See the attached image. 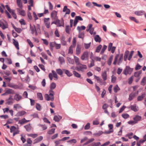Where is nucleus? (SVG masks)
Segmentation results:
<instances>
[{
    "label": "nucleus",
    "instance_id": "obj_1",
    "mask_svg": "<svg viewBox=\"0 0 146 146\" xmlns=\"http://www.w3.org/2000/svg\"><path fill=\"white\" fill-rule=\"evenodd\" d=\"M53 23L56 25L57 27H64V20L62 18H61L60 20L57 19L53 21L52 23V24Z\"/></svg>",
    "mask_w": 146,
    "mask_h": 146
},
{
    "label": "nucleus",
    "instance_id": "obj_2",
    "mask_svg": "<svg viewBox=\"0 0 146 146\" xmlns=\"http://www.w3.org/2000/svg\"><path fill=\"white\" fill-rule=\"evenodd\" d=\"M50 49L52 50L54 47L56 49H60L61 47V45L60 44L57 43L55 42H53L50 43Z\"/></svg>",
    "mask_w": 146,
    "mask_h": 146
},
{
    "label": "nucleus",
    "instance_id": "obj_3",
    "mask_svg": "<svg viewBox=\"0 0 146 146\" xmlns=\"http://www.w3.org/2000/svg\"><path fill=\"white\" fill-rule=\"evenodd\" d=\"M0 27L3 30L8 28V25L7 22L3 19L0 20Z\"/></svg>",
    "mask_w": 146,
    "mask_h": 146
},
{
    "label": "nucleus",
    "instance_id": "obj_4",
    "mask_svg": "<svg viewBox=\"0 0 146 146\" xmlns=\"http://www.w3.org/2000/svg\"><path fill=\"white\" fill-rule=\"evenodd\" d=\"M78 67H76V69L78 71H81L83 72L84 70L87 69V66L85 65L82 64L80 63Z\"/></svg>",
    "mask_w": 146,
    "mask_h": 146
},
{
    "label": "nucleus",
    "instance_id": "obj_5",
    "mask_svg": "<svg viewBox=\"0 0 146 146\" xmlns=\"http://www.w3.org/2000/svg\"><path fill=\"white\" fill-rule=\"evenodd\" d=\"M89 53V52L88 51L84 52L81 56V59L83 60H88Z\"/></svg>",
    "mask_w": 146,
    "mask_h": 146
},
{
    "label": "nucleus",
    "instance_id": "obj_6",
    "mask_svg": "<svg viewBox=\"0 0 146 146\" xmlns=\"http://www.w3.org/2000/svg\"><path fill=\"white\" fill-rule=\"evenodd\" d=\"M133 69L130 68L129 66H126L123 71V73L125 75L130 74L132 72Z\"/></svg>",
    "mask_w": 146,
    "mask_h": 146
},
{
    "label": "nucleus",
    "instance_id": "obj_7",
    "mask_svg": "<svg viewBox=\"0 0 146 146\" xmlns=\"http://www.w3.org/2000/svg\"><path fill=\"white\" fill-rule=\"evenodd\" d=\"M6 104L8 105H11L12 104L13 102V99L12 98L11 96H10L9 98H8L6 99L5 100Z\"/></svg>",
    "mask_w": 146,
    "mask_h": 146
},
{
    "label": "nucleus",
    "instance_id": "obj_8",
    "mask_svg": "<svg viewBox=\"0 0 146 146\" xmlns=\"http://www.w3.org/2000/svg\"><path fill=\"white\" fill-rule=\"evenodd\" d=\"M30 30L31 31V34H33L35 33L36 35H37V33L35 26V25L32 26L30 25Z\"/></svg>",
    "mask_w": 146,
    "mask_h": 146
},
{
    "label": "nucleus",
    "instance_id": "obj_9",
    "mask_svg": "<svg viewBox=\"0 0 146 146\" xmlns=\"http://www.w3.org/2000/svg\"><path fill=\"white\" fill-rule=\"evenodd\" d=\"M15 94L14 91L12 90L9 89L6 91L5 93L2 94V96H7L9 94Z\"/></svg>",
    "mask_w": 146,
    "mask_h": 146
},
{
    "label": "nucleus",
    "instance_id": "obj_10",
    "mask_svg": "<svg viewBox=\"0 0 146 146\" xmlns=\"http://www.w3.org/2000/svg\"><path fill=\"white\" fill-rule=\"evenodd\" d=\"M17 11L18 12L20 15L23 16H25L26 13L25 11L23 10L22 8H17Z\"/></svg>",
    "mask_w": 146,
    "mask_h": 146
},
{
    "label": "nucleus",
    "instance_id": "obj_11",
    "mask_svg": "<svg viewBox=\"0 0 146 146\" xmlns=\"http://www.w3.org/2000/svg\"><path fill=\"white\" fill-rule=\"evenodd\" d=\"M57 12L56 11H53L51 13V17L54 19L56 20L58 19L57 17Z\"/></svg>",
    "mask_w": 146,
    "mask_h": 146
},
{
    "label": "nucleus",
    "instance_id": "obj_12",
    "mask_svg": "<svg viewBox=\"0 0 146 146\" xmlns=\"http://www.w3.org/2000/svg\"><path fill=\"white\" fill-rule=\"evenodd\" d=\"M26 114V112L24 111H20L17 113L15 116L17 117H21L25 115Z\"/></svg>",
    "mask_w": 146,
    "mask_h": 146
},
{
    "label": "nucleus",
    "instance_id": "obj_13",
    "mask_svg": "<svg viewBox=\"0 0 146 146\" xmlns=\"http://www.w3.org/2000/svg\"><path fill=\"white\" fill-rule=\"evenodd\" d=\"M141 72L142 71L140 70L137 72H135L134 73V76L136 78H138V80L136 81L137 82H138V80H139L140 78L139 77V76L140 75L141 73Z\"/></svg>",
    "mask_w": 146,
    "mask_h": 146
},
{
    "label": "nucleus",
    "instance_id": "obj_14",
    "mask_svg": "<svg viewBox=\"0 0 146 146\" xmlns=\"http://www.w3.org/2000/svg\"><path fill=\"white\" fill-rule=\"evenodd\" d=\"M102 79L104 81H106L107 79V75L106 71L102 72L101 75Z\"/></svg>",
    "mask_w": 146,
    "mask_h": 146
},
{
    "label": "nucleus",
    "instance_id": "obj_15",
    "mask_svg": "<svg viewBox=\"0 0 146 146\" xmlns=\"http://www.w3.org/2000/svg\"><path fill=\"white\" fill-rule=\"evenodd\" d=\"M145 13V11H135L134 13L136 15L140 16L144 15Z\"/></svg>",
    "mask_w": 146,
    "mask_h": 146
},
{
    "label": "nucleus",
    "instance_id": "obj_16",
    "mask_svg": "<svg viewBox=\"0 0 146 146\" xmlns=\"http://www.w3.org/2000/svg\"><path fill=\"white\" fill-rule=\"evenodd\" d=\"M14 99L17 101H19L21 100L22 97L19 94H16L14 96Z\"/></svg>",
    "mask_w": 146,
    "mask_h": 146
},
{
    "label": "nucleus",
    "instance_id": "obj_17",
    "mask_svg": "<svg viewBox=\"0 0 146 146\" xmlns=\"http://www.w3.org/2000/svg\"><path fill=\"white\" fill-rule=\"evenodd\" d=\"M44 97L46 100L47 101L50 100L52 101L54 99V97H51L47 94H45Z\"/></svg>",
    "mask_w": 146,
    "mask_h": 146
},
{
    "label": "nucleus",
    "instance_id": "obj_18",
    "mask_svg": "<svg viewBox=\"0 0 146 146\" xmlns=\"http://www.w3.org/2000/svg\"><path fill=\"white\" fill-rule=\"evenodd\" d=\"M141 119V117L137 115H136L133 118V120L136 123H137L138 121H140Z\"/></svg>",
    "mask_w": 146,
    "mask_h": 146
},
{
    "label": "nucleus",
    "instance_id": "obj_19",
    "mask_svg": "<svg viewBox=\"0 0 146 146\" xmlns=\"http://www.w3.org/2000/svg\"><path fill=\"white\" fill-rule=\"evenodd\" d=\"M63 12H66L65 14H69L70 12V10L67 8V7L66 6H65L63 10Z\"/></svg>",
    "mask_w": 146,
    "mask_h": 146
},
{
    "label": "nucleus",
    "instance_id": "obj_20",
    "mask_svg": "<svg viewBox=\"0 0 146 146\" xmlns=\"http://www.w3.org/2000/svg\"><path fill=\"white\" fill-rule=\"evenodd\" d=\"M81 48L80 46L78 45L77 46L76 49V54L77 55H78L80 53Z\"/></svg>",
    "mask_w": 146,
    "mask_h": 146
},
{
    "label": "nucleus",
    "instance_id": "obj_21",
    "mask_svg": "<svg viewBox=\"0 0 146 146\" xmlns=\"http://www.w3.org/2000/svg\"><path fill=\"white\" fill-rule=\"evenodd\" d=\"M62 117L60 115H55L54 118V120L55 121L58 122L62 119Z\"/></svg>",
    "mask_w": 146,
    "mask_h": 146
},
{
    "label": "nucleus",
    "instance_id": "obj_22",
    "mask_svg": "<svg viewBox=\"0 0 146 146\" xmlns=\"http://www.w3.org/2000/svg\"><path fill=\"white\" fill-rule=\"evenodd\" d=\"M43 137L42 136H40L37 137V138L35 139L34 141V143H37L40 141H41L43 139Z\"/></svg>",
    "mask_w": 146,
    "mask_h": 146
},
{
    "label": "nucleus",
    "instance_id": "obj_23",
    "mask_svg": "<svg viewBox=\"0 0 146 146\" xmlns=\"http://www.w3.org/2000/svg\"><path fill=\"white\" fill-rule=\"evenodd\" d=\"M74 59L75 63L77 65H78L80 64V59L78 57L76 56H74Z\"/></svg>",
    "mask_w": 146,
    "mask_h": 146
},
{
    "label": "nucleus",
    "instance_id": "obj_24",
    "mask_svg": "<svg viewBox=\"0 0 146 146\" xmlns=\"http://www.w3.org/2000/svg\"><path fill=\"white\" fill-rule=\"evenodd\" d=\"M123 54H121L120 55L119 57L117 62V64L119 65L122 62L123 60Z\"/></svg>",
    "mask_w": 146,
    "mask_h": 146
},
{
    "label": "nucleus",
    "instance_id": "obj_25",
    "mask_svg": "<svg viewBox=\"0 0 146 146\" xmlns=\"http://www.w3.org/2000/svg\"><path fill=\"white\" fill-rule=\"evenodd\" d=\"M13 40L14 45L18 50H19V44L18 42L17 41H16L14 39H13Z\"/></svg>",
    "mask_w": 146,
    "mask_h": 146
},
{
    "label": "nucleus",
    "instance_id": "obj_26",
    "mask_svg": "<svg viewBox=\"0 0 146 146\" xmlns=\"http://www.w3.org/2000/svg\"><path fill=\"white\" fill-rule=\"evenodd\" d=\"M94 40L96 42H100L101 40V38L99 35H97L94 36Z\"/></svg>",
    "mask_w": 146,
    "mask_h": 146
},
{
    "label": "nucleus",
    "instance_id": "obj_27",
    "mask_svg": "<svg viewBox=\"0 0 146 146\" xmlns=\"http://www.w3.org/2000/svg\"><path fill=\"white\" fill-rule=\"evenodd\" d=\"M131 109L134 111H137L139 110V108L136 105L131 106L130 107Z\"/></svg>",
    "mask_w": 146,
    "mask_h": 146
},
{
    "label": "nucleus",
    "instance_id": "obj_28",
    "mask_svg": "<svg viewBox=\"0 0 146 146\" xmlns=\"http://www.w3.org/2000/svg\"><path fill=\"white\" fill-rule=\"evenodd\" d=\"M145 93H143L141 95L138 96L137 98V101H141L143 100V98L145 97Z\"/></svg>",
    "mask_w": 146,
    "mask_h": 146
},
{
    "label": "nucleus",
    "instance_id": "obj_29",
    "mask_svg": "<svg viewBox=\"0 0 146 146\" xmlns=\"http://www.w3.org/2000/svg\"><path fill=\"white\" fill-rule=\"evenodd\" d=\"M135 94L134 93H131L129 94V97L128 100L129 101H130L132 100L135 97Z\"/></svg>",
    "mask_w": 146,
    "mask_h": 146
},
{
    "label": "nucleus",
    "instance_id": "obj_30",
    "mask_svg": "<svg viewBox=\"0 0 146 146\" xmlns=\"http://www.w3.org/2000/svg\"><path fill=\"white\" fill-rule=\"evenodd\" d=\"M63 70L68 76L70 77L72 75V73L70 72L68 70L63 69Z\"/></svg>",
    "mask_w": 146,
    "mask_h": 146
},
{
    "label": "nucleus",
    "instance_id": "obj_31",
    "mask_svg": "<svg viewBox=\"0 0 146 146\" xmlns=\"http://www.w3.org/2000/svg\"><path fill=\"white\" fill-rule=\"evenodd\" d=\"M75 47L73 45H71L69 48L68 49V54H72L73 52V48Z\"/></svg>",
    "mask_w": 146,
    "mask_h": 146
},
{
    "label": "nucleus",
    "instance_id": "obj_32",
    "mask_svg": "<svg viewBox=\"0 0 146 146\" xmlns=\"http://www.w3.org/2000/svg\"><path fill=\"white\" fill-rule=\"evenodd\" d=\"M95 78L97 80V81L99 83H101V84H104L105 85L106 84V82H104L103 83L101 82V80H100V77L98 76H94Z\"/></svg>",
    "mask_w": 146,
    "mask_h": 146
},
{
    "label": "nucleus",
    "instance_id": "obj_33",
    "mask_svg": "<svg viewBox=\"0 0 146 146\" xmlns=\"http://www.w3.org/2000/svg\"><path fill=\"white\" fill-rule=\"evenodd\" d=\"M86 27L84 26H82L81 27L78 26L77 27V30L79 33L80 32L81 30H84L85 29Z\"/></svg>",
    "mask_w": 146,
    "mask_h": 146
},
{
    "label": "nucleus",
    "instance_id": "obj_34",
    "mask_svg": "<svg viewBox=\"0 0 146 146\" xmlns=\"http://www.w3.org/2000/svg\"><path fill=\"white\" fill-rule=\"evenodd\" d=\"M58 60L61 64H63L65 63V60L64 58L63 57H59L58 58Z\"/></svg>",
    "mask_w": 146,
    "mask_h": 146
},
{
    "label": "nucleus",
    "instance_id": "obj_35",
    "mask_svg": "<svg viewBox=\"0 0 146 146\" xmlns=\"http://www.w3.org/2000/svg\"><path fill=\"white\" fill-rule=\"evenodd\" d=\"M113 59V56L111 55L110 57L107 61V63L109 65H111Z\"/></svg>",
    "mask_w": 146,
    "mask_h": 146
},
{
    "label": "nucleus",
    "instance_id": "obj_36",
    "mask_svg": "<svg viewBox=\"0 0 146 146\" xmlns=\"http://www.w3.org/2000/svg\"><path fill=\"white\" fill-rule=\"evenodd\" d=\"M24 127L28 131H30L31 129V126L30 124H28L25 126Z\"/></svg>",
    "mask_w": 146,
    "mask_h": 146
},
{
    "label": "nucleus",
    "instance_id": "obj_37",
    "mask_svg": "<svg viewBox=\"0 0 146 146\" xmlns=\"http://www.w3.org/2000/svg\"><path fill=\"white\" fill-rule=\"evenodd\" d=\"M50 90L54 89L56 87V84L54 82L50 84Z\"/></svg>",
    "mask_w": 146,
    "mask_h": 146
},
{
    "label": "nucleus",
    "instance_id": "obj_38",
    "mask_svg": "<svg viewBox=\"0 0 146 146\" xmlns=\"http://www.w3.org/2000/svg\"><path fill=\"white\" fill-rule=\"evenodd\" d=\"M120 90V88L117 85H116L113 88V90L115 93H117Z\"/></svg>",
    "mask_w": 146,
    "mask_h": 146
},
{
    "label": "nucleus",
    "instance_id": "obj_39",
    "mask_svg": "<svg viewBox=\"0 0 146 146\" xmlns=\"http://www.w3.org/2000/svg\"><path fill=\"white\" fill-rule=\"evenodd\" d=\"M141 85L144 86L146 84V77H144L142 79L141 82Z\"/></svg>",
    "mask_w": 146,
    "mask_h": 146
},
{
    "label": "nucleus",
    "instance_id": "obj_40",
    "mask_svg": "<svg viewBox=\"0 0 146 146\" xmlns=\"http://www.w3.org/2000/svg\"><path fill=\"white\" fill-rule=\"evenodd\" d=\"M73 73L74 75L76 77L80 78L81 77L80 74L75 71H73Z\"/></svg>",
    "mask_w": 146,
    "mask_h": 146
},
{
    "label": "nucleus",
    "instance_id": "obj_41",
    "mask_svg": "<svg viewBox=\"0 0 146 146\" xmlns=\"http://www.w3.org/2000/svg\"><path fill=\"white\" fill-rule=\"evenodd\" d=\"M129 53V52L128 51H126L125 53L124 56V60L125 61H126L127 59Z\"/></svg>",
    "mask_w": 146,
    "mask_h": 146
},
{
    "label": "nucleus",
    "instance_id": "obj_42",
    "mask_svg": "<svg viewBox=\"0 0 146 146\" xmlns=\"http://www.w3.org/2000/svg\"><path fill=\"white\" fill-rule=\"evenodd\" d=\"M55 129H52L47 132V133L49 135H51L54 133L55 130Z\"/></svg>",
    "mask_w": 146,
    "mask_h": 146
},
{
    "label": "nucleus",
    "instance_id": "obj_43",
    "mask_svg": "<svg viewBox=\"0 0 146 146\" xmlns=\"http://www.w3.org/2000/svg\"><path fill=\"white\" fill-rule=\"evenodd\" d=\"M67 61L68 62L71 64H73L74 63V61L73 59L69 57H67Z\"/></svg>",
    "mask_w": 146,
    "mask_h": 146
},
{
    "label": "nucleus",
    "instance_id": "obj_44",
    "mask_svg": "<svg viewBox=\"0 0 146 146\" xmlns=\"http://www.w3.org/2000/svg\"><path fill=\"white\" fill-rule=\"evenodd\" d=\"M84 35V33L82 32V33H79L78 35V37L80 38H81L82 39H83Z\"/></svg>",
    "mask_w": 146,
    "mask_h": 146
},
{
    "label": "nucleus",
    "instance_id": "obj_45",
    "mask_svg": "<svg viewBox=\"0 0 146 146\" xmlns=\"http://www.w3.org/2000/svg\"><path fill=\"white\" fill-rule=\"evenodd\" d=\"M103 133V132L102 131H100L98 133L94 134V135L96 136H99L102 135Z\"/></svg>",
    "mask_w": 146,
    "mask_h": 146
},
{
    "label": "nucleus",
    "instance_id": "obj_46",
    "mask_svg": "<svg viewBox=\"0 0 146 146\" xmlns=\"http://www.w3.org/2000/svg\"><path fill=\"white\" fill-rule=\"evenodd\" d=\"M52 73L53 74V77L55 78L54 80H57L58 79V75L55 72L54 70H52Z\"/></svg>",
    "mask_w": 146,
    "mask_h": 146
},
{
    "label": "nucleus",
    "instance_id": "obj_47",
    "mask_svg": "<svg viewBox=\"0 0 146 146\" xmlns=\"http://www.w3.org/2000/svg\"><path fill=\"white\" fill-rule=\"evenodd\" d=\"M94 65V61L93 59H92L90 61V63L88 65L89 68H91Z\"/></svg>",
    "mask_w": 146,
    "mask_h": 146
},
{
    "label": "nucleus",
    "instance_id": "obj_48",
    "mask_svg": "<svg viewBox=\"0 0 146 146\" xmlns=\"http://www.w3.org/2000/svg\"><path fill=\"white\" fill-rule=\"evenodd\" d=\"M37 96L38 98L40 100H42L43 99L42 94L40 93H37Z\"/></svg>",
    "mask_w": 146,
    "mask_h": 146
},
{
    "label": "nucleus",
    "instance_id": "obj_49",
    "mask_svg": "<svg viewBox=\"0 0 146 146\" xmlns=\"http://www.w3.org/2000/svg\"><path fill=\"white\" fill-rule=\"evenodd\" d=\"M76 140L75 139H72L67 141V142L69 143L70 144H72V143H76Z\"/></svg>",
    "mask_w": 146,
    "mask_h": 146
},
{
    "label": "nucleus",
    "instance_id": "obj_50",
    "mask_svg": "<svg viewBox=\"0 0 146 146\" xmlns=\"http://www.w3.org/2000/svg\"><path fill=\"white\" fill-rule=\"evenodd\" d=\"M107 48V46H106V45H104L103 46V48L102 49V50L100 52V54H103V53L105 51V50Z\"/></svg>",
    "mask_w": 146,
    "mask_h": 146
},
{
    "label": "nucleus",
    "instance_id": "obj_51",
    "mask_svg": "<svg viewBox=\"0 0 146 146\" xmlns=\"http://www.w3.org/2000/svg\"><path fill=\"white\" fill-rule=\"evenodd\" d=\"M25 118L19 120V123L21 125H23L25 123Z\"/></svg>",
    "mask_w": 146,
    "mask_h": 146
},
{
    "label": "nucleus",
    "instance_id": "obj_52",
    "mask_svg": "<svg viewBox=\"0 0 146 146\" xmlns=\"http://www.w3.org/2000/svg\"><path fill=\"white\" fill-rule=\"evenodd\" d=\"M102 45H100L98 46L96 48V52H99L100 51V49L102 48Z\"/></svg>",
    "mask_w": 146,
    "mask_h": 146
},
{
    "label": "nucleus",
    "instance_id": "obj_53",
    "mask_svg": "<svg viewBox=\"0 0 146 146\" xmlns=\"http://www.w3.org/2000/svg\"><path fill=\"white\" fill-rule=\"evenodd\" d=\"M28 136L31 137L33 138H35L38 136V135L36 134H30L27 135Z\"/></svg>",
    "mask_w": 146,
    "mask_h": 146
},
{
    "label": "nucleus",
    "instance_id": "obj_54",
    "mask_svg": "<svg viewBox=\"0 0 146 146\" xmlns=\"http://www.w3.org/2000/svg\"><path fill=\"white\" fill-rule=\"evenodd\" d=\"M13 28L18 33H20L22 31V29L20 28H17L15 27H13Z\"/></svg>",
    "mask_w": 146,
    "mask_h": 146
},
{
    "label": "nucleus",
    "instance_id": "obj_55",
    "mask_svg": "<svg viewBox=\"0 0 146 146\" xmlns=\"http://www.w3.org/2000/svg\"><path fill=\"white\" fill-rule=\"evenodd\" d=\"M5 60L6 62L8 64H12V61L10 59L7 58L5 59Z\"/></svg>",
    "mask_w": 146,
    "mask_h": 146
},
{
    "label": "nucleus",
    "instance_id": "obj_56",
    "mask_svg": "<svg viewBox=\"0 0 146 146\" xmlns=\"http://www.w3.org/2000/svg\"><path fill=\"white\" fill-rule=\"evenodd\" d=\"M119 55L118 54H116L115 58L114 61L113 62V64L115 65L117 62L118 58L119 57Z\"/></svg>",
    "mask_w": 146,
    "mask_h": 146
},
{
    "label": "nucleus",
    "instance_id": "obj_57",
    "mask_svg": "<svg viewBox=\"0 0 146 146\" xmlns=\"http://www.w3.org/2000/svg\"><path fill=\"white\" fill-rule=\"evenodd\" d=\"M111 82L112 83H115L116 80V77L115 76H113V75L111 76Z\"/></svg>",
    "mask_w": 146,
    "mask_h": 146
},
{
    "label": "nucleus",
    "instance_id": "obj_58",
    "mask_svg": "<svg viewBox=\"0 0 146 146\" xmlns=\"http://www.w3.org/2000/svg\"><path fill=\"white\" fill-rule=\"evenodd\" d=\"M70 29L69 26H66V31L68 34H69L70 31Z\"/></svg>",
    "mask_w": 146,
    "mask_h": 146
},
{
    "label": "nucleus",
    "instance_id": "obj_59",
    "mask_svg": "<svg viewBox=\"0 0 146 146\" xmlns=\"http://www.w3.org/2000/svg\"><path fill=\"white\" fill-rule=\"evenodd\" d=\"M27 41L31 48L33 47L34 46V45H33V43L32 42L30 39H27Z\"/></svg>",
    "mask_w": 146,
    "mask_h": 146
},
{
    "label": "nucleus",
    "instance_id": "obj_60",
    "mask_svg": "<svg viewBox=\"0 0 146 146\" xmlns=\"http://www.w3.org/2000/svg\"><path fill=\"white\" fill-rule=\"evenodd\" d=\"M90 45L91 42H90L88 44L84 43V46L85 48L86 49H88L90 47Z\"/></svg>",
    "mask_w": 146,
    "mask_h": 146
},
{
    "label": "nucleus",
    "instance_id": "obj_61",
    "mask_svg": "<svg viewBox=\"0 0 146 146\" xmlns=\"http://www.w3.org/2000/svg\"><path fill=\"white\" fill-rule=\"evenodd\" d=\"M16 130L15 127L14 126H12L10 128V132L11 133L14 132Z\"/></svg>",
    "mask_w": 146,
    "mask_h": 146
},
{
    "label": "nucleus",
    "instance_id": "obj_62",
    "mask_svg": "<svg viewBox=\"0 0 146 146\" xmlns=\"http://www.w3.org/2000/svg\"><path fill=\"white\" fill-rule=\"evenodd\" d=\"M13 107L16 109H19L21 108V106L19 104H16L14 105Z\"/></svg>",
    "mask_w": 146,
    "mask_h": 146
},
{
    "label": "nucleus",
    "instance_id": "obj_63",
    "mask_svg": "<svg viewBox=\"0 0 146 146\" xmlns=\"http://www.w3.org/2000/svg\"><path fill=\"white\" fill-rule=\"evenodd\" d=\"M56 72L60 75H62V71L60 69H57L56 70Z\"/></svg>",
    "mask_w": 146,
    "mask_h": 146
},
{
    "label": "nucleus",
    "instance_id": "obj_64",
    "mask_svg": "<svg viewBox=\"0 0 146 146\" xmlns=\"http://www.w3.org/2000/svg\"><path fill=\"white\" fill-rule=\"evenodd\" d=\"M122 117L125 119H126L129 117V115L127 113L123 114L122 115Z\"/></svg>",
    "mask_w": 146,
    "mask_h": 146
}]
</instances>
